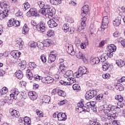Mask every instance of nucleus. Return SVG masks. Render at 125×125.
<instances>
[{
  "instance_id": "f257e3e1",
  "label": "nucleus",
  "mask_w": 125,
  "mask_h": 125,
  "mask_svg": "<svg viewBox=\"0 0 125 125\" xmlns=\"http://www.w3.org/2000/svg\"><path fill=\"white\" fill-rule=\"evenodd\" d=\"M39 12L41 14H42V15H44V16H46L47 14L48 16L52 17V16L55 15L56 10H55V8L50 7V6L47 5L43 8L40 9L39 10Z\"/></svg>"
},
{
  "instance_id": "f03ea898",
  "label": "nucleus",
  "mask_w": 125,
  "mask_h": 125,
  "mask_svg": "<svg viewBox=\"0 0 125 125\" xmlns=\"http://www.w3.org/2000/svg\"><path fill=\"white\" fill-rule=\"evenodd\" d=\"M88 10H89V7L87 5H84L81 9V15L83 17L81 19V28L82 30H83L86 26V23H85L86 17L85 16L87 15Z\"/></svg>"
},
{
  "instance_id": "7ed1b4c3",
  "label": "nucleus",
  "mask_w": 125,
  "mask_h": 125,
  "mask_svg": "<svg viewBox=\"0 0 125 125\" xmlns=\"http://www.w3.org/2000/svg\"><path fill=\"white\" fill-rule=\"evenodd\" d=\"M87 73H88V71L85 66H80L78 72L73 74V77L74 78H81L83 75H85V74H87Z\"/></svg>"
},
{
  "instance_id": "20e7f679",
  "label": "nucleus",
  "mask_w": 125,
  "mask_h": 125,
  "mask_svg": "<svg viewBox=\"0 0 125 125\" xmlns=\"http://www.w3.org/2000/svg\"><path fill=\"white\" fill-rule=\"evenodd\" d=\"M26 76L28 79V80H35V81H37V82H39V81L41 80V77L39 75L36 74L34 76L33 75V73H32V72H31V70L30 69H27L26 71Z\"/></svg>"
},
{
  "instance_id": "39448f33",
  "label": "nucleus",
  "mask_w": 125,
  "mask_h": 125,
  "mask_svg": "<svg viewBox=\"0 0 125 125\" xmlns=\"http://www.w3.org/2000/svg\"><path fill=\"white\" fill-rule=\"evenodd\" d=\"M96 102H90L86 103L87 106V112H89L90 111V109L94 112V113H96L97 112V109H96Z\"/></svg>"
},
{
  "instance_id": "423d86ee",
  "label": "nucleus",
  "mask_w": 125,
  "mask_h": 125,
  "mask_svg": "<svg viewBox=\"0 0 125 125\" xmlns=\"http://www.w3.org/2000/svg\"><path fill=\"white\" fill-rule=\"evenodd\" d=\"M97 94V91L95 90H89L87 91L85 95V99L90 100L92 99Z\"/></svg>"
},
{
  "instance_id": "0eeeda50",
  "label": "nucleus",
  "mask_w": 125,
  "mask_h": 125,
  "mask_svg": "<svg viewBox=\"0 0 125 125\" xmlns=\"http://www.w3.org/2000/svg\"><path fill=\"white\" fill-rule=\"evenodd\" d=\"M36 28L38 31H41L42 32H45V31H46V29H47V27H46V24H45V23L43 22H41L37 24Z\"/></svg>"
},
{
  "instance_id": "6e6552de",
  "label": "nucleus",
  "mask_w": 125,
  "mask_h": 125,
  "mask_svg": "<svg viewBox=\"0 0 125 125\" xmlns=\"http://www.w3.org/2000/svg\"><path fill=\"white\" fill-rule=\"evenodd\" d=\"M109 17L104 16L103 18L102 25L101 26L102 29H107L108 28V24H109Z\"/></svg>"
},
{
  "instance_id": "1a4fd4ad",
  "label": "nucleus",
  "mask_w": 125,
  "mask_h": 125,
  "mask_svg": "<svg viewBox=\"0 0 125 125\" xmlns=\"http://www.w3.org/2000/svg\"><path fill=\"white\" fill-rule=\"evenodd\" d=\"M66 50L67 53L68 54H70V55L74 56L75 54H76V51L74 50V47H73V45L72 44H68L66 46Z\"/></svg>"
},
{
  "instance_id": "9d476101",
  "label": "nucleus",
  "mask_w": 125,
  "mask_h": 125,
  "mask_svg": "<svg viewBox=\"0 0 125 125\" xmlns=\"http://www.w3.org/2000/svg\"><path fill=\"white\" fill-rule=\"evenodd\" d=\"M58 70L60 75H63L64 76L67 71V67L64 63H62L60 64Z\"/></svg>"
},
{
  "instance_id": "9b49d317",
  "label": "nucleus",
  "mask_w": 125,
  "mask_h": 125,
  "mask_svg": "<svg viewBox=\"0 0 125 125\" xmlns=\"http://www.w3.org/2000/svg\"><path fill=\"white\" fill-rule=\"evenodd\" d=\"M41 81L42 83H52L54 81V79L50 76H47L45 78H42Z\"/></svg>"
},
{
  "instance_id": "f8f14e48",
  "label": "nucleus",
  "mask_w": 125,
  "mask_h": 125,
  "mask_svg": "<svg viewBox=\"0 0 125 125\" xmlns=\"http://www.w3.org/2000/svg\"><path fill=\"white\" fill-rule=\"evenodd\" d=\"M8 16V10L5 9L4 11H2L0 10V20H2V19H4L5 17H7Z\"/></svg>"
},
{
  "instance_id": "ddd939ff",
  "label": "nucleus",
  "mask_w": 125,
  "mask_h": 125,
  "mask_svg": "<svg viewBox=\"0 0 125 125\" xmlns=\"http://www.w3.org/2000/svg\"><path fill=\"white\" fill-rule=\"evenodd\" d=\"M58 121H66L67 120V115L66 114L62 112H59L57 114Z\"/></svg>"
},
{
  "instance_id": "4468645a",
  "label": "nucleus",
  "mask_w": 125,
  "mask_h": 125,
  "mask_svg": "<svg viewBox=\"0 0 125 125\" xmlns=\"http://www.w3.org/2000/svg\"><path fill=\"white\" fill-rule=\"evenodd\" d=\"M19 94V91L17 88H14L12 90V94L10 95L11 98L13 99H17V96Z\"/></svg>"
},
{
  "instance_id": "2eb2a0df",
  "label": "nucleus",
  "mask_w": 125,
  "mask_h": 125,
  "mask_svg": "<svg viewBox=\"0 0 125 125\" xmlns=\"http://www.w3.org/2000/svg\"><path fill=\"white\" fill-rule=\"evenodd\" d=\"M11 55L13 58H15V59L19 60L18 59L20 57V55H21V52H19L18 51H13L11 52Z\"/></svg>"
},
{
  "instance_id": "dca6fc26",
  "label": "nucleus",
  "mask_w": 125,
  "mask_h": 125,
  "mask_svg": "<svg viewBox=\"0 0 125 125\" xmlns=\"http://www.w3.org/2000/svg\"><path fill=\"white\" fill-rule=\"evenodd\" d=\"M28 96L31 100H36L38 98V95L35 92L30 91L28 93Z\"/></svg>"
},
{
  "instance_id": "f3484780",
  "label": "nucleus",
  "mask_w": 125,
  "mask_h": 125,
  "mask_svg": "<svg viewBox=\"0 0 125 125\" xmlns=\"http://www.w3.org/2000/svg\"><path fill=\"white\" fill-rule=\"evenodd\" d=\"M47 24L50 28H54V27H57L58 25L54 20L51 19L47 22Z\"/></svg>"
},
{
  "instance_id": "a211bd4d",
  "label": "nucleus",
  "mask_w": 125,
  "mask_h": 125,
  "mask_svg": "<svg viewBox=\"0 0 125 125\" xmlns=\"http://www.w3.org/2000/svg\"><path fill=\"white\" fill-rule=\"evenodd\" d=\"M76 110L79 113H82V112H87V106H86V104H85V106H83V107H76Z\"/></svg>"
},
{
  "instance_id": "6ab92c4d",
  "label": "nucleus",
  "mask_w": 125,
  "mask_h": 125,
  "mask_svg": "<svg viewBox=\"0 0 125 125\" xmlns=\"http://www.w3.org/2000/svg\"><path fill=\"white\" fill-rule=\"evenodd\" d=\"M121 21H122L121 17H117L113 21V24L115 27H119L121 25Z\"/></svg>"
},
{
  "instance_id": "aec40b11",
  "label": "nucleus",
  "mask_w": 125,
  "mask_h": 125,
  "mask_svg": "<svg viewBox=\"0 0 125 125\" xmlns=\"http://www.w3.org/2000/svg\"><path fill=\"white\" fill-rule=\"evenodd\" d=\"M27 14H30L31 16L37 17L38 13H37V9L35 8H31L29 11L27 12Z\"/></svg>"
},
{
  "instance_id": "412c9836",
  "label": "nucleus",
  "mask_w": 125,
  "mask_h": 125,
  "mask_svg": "<svg viewBox=\"0 0 125 125\" xmlns=\"http://www.w3.org/2000/svg\"><path fill=\"white\" fill-rule=\"evenodd\" d=\"M51 53H52V52H51ZM56 59V56H55V54H50L48 57V63H52V62L55 61Z\"/></svg>"
},
{
  "instance_id": "4be33fe9",
  "label": "nucleus",
  "mask_w": 125,
  "mask_h": 125,
  "mask_svg": "<svg viewBox=\"0 0 125 125\" xmlns=\"http://www.w3.org/2000/svg\"><path fill=\"white\" fill-rule=\"evenodd\" d=\"M117 113H113L112 114H110L108 115V117H106V119H107V120H109V121H114V120L117 119Z\"/></svg>"
},
{
  "instance_id": "5701e85b",
  "label": "nucleus",
  "mask_w": 125,
  "mask_h": 125,
  "mask_svg": "<svg viewBox=\"0 0 125 125\" xmlns=\"http://www.w3.org/2000/svg\"><path fill=\"white\" fill-rule=\"evenodd\" d=\"M75 55H76V57L79 59H83L84 58V56L82 52L79 50L75 51Z\"/></svg>"
},
{
  "instance_id": "b1692460",
  "label": "nucleus",
  "mask_w": 125,
  "mask_h": 125,
  "mask_svg": "<svg viewBox=\"0 0 125 125\" xmlns=\"http://www.w3.org/2000/svg\"><path fill=\"white\" fill-rule=\"evenodd\" d=\"M15 75L17 79H19V80H21V79L23 78V73L21 70H17L15 73Z\"/></svg>"
},
{
  "instance_id": "393cba45",
  "label": "nucleus",
  "mask_w": 125,
  "mask_h": 125,
  "mask_svg": "<svg viewBox=\"0 0 125 125\" xmlns=\"http://www.w3.org/2000/svg\"><path fill=\"white\" fill-rule=\"evenodd\" d=\"M124 104H125V103H123V102H119L117 103V106H116V108L119 111V113H122V109L124 107Z\"/></svg>"
},
{
  "instance_id": "a878e982",
  "label": "nucleus",
  "mask_w": 125,
  "mask_h": 125,
  "mask_svg": "<svg viewBox=\"0 0 125 125\" xmlns=\"http://www.w3.org/2000/svg\"><path fill=\"white\" fill-rule=\"evenodd\" d=\"M116 49H117V47H116L115 45L112 44H111V45H109L108 46L107 51H108V52H115Z\"/></svg>"
},
{
  "instance_id": "bb28decb",
  "label": "nucleus",
  "mask_w": 125,
  "mask_h": 125,
  "mask_svg": "<svg viewBox=\"0 0 125 125\" xmlns=\"http://www.w3.org/2000/svg\"><path fill=\"white\" fill-rule=\"evenodd\" d=\"M116 64L118 67L121 68V67H124V66H125V62L121 59L116 60Z\"/></svg>"
},
{
  "instance_id": "cd10ccee",
  "label": "nucleus",
  "mask_w": 125,
  "mask_h": 125,
  "mask_svg": "<svg viewBox=\"0 0 125 125\" xmlns=\"http://www.w3.org/2000/svg\"><path fill=\"white\" fill-rule=\"evenodd\" d=\"M100 62V59L99 58H95L90 60V63L92 65H95L98 64Z\"/></svg>"
},
{
  "instance_id": "c85d7f7f",
  "label": "nucleus",
  "mask_w": 125,
  "mask_h": 125,
  "mask_svg": "<svg viewBox=\"0 0 125 125\" xmlns=\"http://www.w3.org/2000/svg\"><path fill=\"white\" fill-rule=\"evenodd\" d=\"M96 100L98 102H101V101H103L104 103H106V101L103 100V94H100L98 96H97V97H96Z\"/></svg>"
},
{
  "instance_id": "c756f323",
  "label": "nucleus",
  "mask_w": 125,
  "mask_h": 125,
  "mask_svg": "<svg viewBox=\"0 0 125 125\" xmlns=\"http://www.w3.org/2000/svg\"><path fill=\"white\" fill-rule=\"evenodd\" d=\"M24 125H31V119L28 117H25L23 119Z\"/></svg>"
},
{
  "instance_id": "7c9ffc66",
  "label": "nucleus",
  "mask_w": 125,
  "mask_h": 125,
  "mask_svg": "<svg viewBox=\"0 0 125 125\" xmlns=\"http://www.w3.org/2000/svg\"><path fill=\"white\" fill-rule=\"evenodd\" d=\"M11 115L13 117H15L16 118H18L20 116L19 112L17 111L16 110H13L11 112Z\"/></svg>"
},
{
  "instance_id": "2f4dec72",
  "label": "nucleus",
  "mask_w": 125,
  "mask_h": 125,
  "mask_svg": "<svg viewBox=\"0 0 125 125\" xmlns=\"http://www.w3.org/2000/svg\"><path fill=\"white\" fill-rule=\"evenodd\" d=\"M8 98H5L4 99H2L0 100V106H4L5 104L8 103Z\"/></svg>"
},
{
  "instance_id": "473e14b6",
  "label": "nucleus",
  "mask_w": 125,
  "mask_h": 125,
  "mask_svg": "<svg viewBox=\"0 0 125 125\" xmlns=\"http://www.w3.org/2000/svg\"><path fill=\"white\" fill-rule=\"evenodd\" d=\"M110 67V64L107 62H105L103 63V71H107Z\"/></svg>"
},
{
  "instance_id": "72a5a7b5",
  "label": "nucleus",
  "mask_w": 125,
  "mask_h": 125,
  "mask_svg": "<svg viewBox=\"0 0 125 125\" xmlns=\"http://www.w3.org/2000/svg\"><path fill=\"white\" fill-rule=\"evenodd\" d=\"M72 75H73L74 74H73V71L72 70H67L63 74V77L64 78H68V77H71Z\"/></svg>"
},
{
  "instance_id": "f704fd0d",
  "label": "nucleus",
  "mask_w": 125,
  "mask_h": 125,
  "mask_svg": "<svg viewBox=\"0 0 125 125\" xmlns=\"http://www.w3.org/2000/svg\"><path fill=\"white\" fill-rule=\"evenodd\" d=\"M29 32V27L25 24L24 26L22 28V33L23 34V35H26V34H28V32Z\"/></svg>"
},
{
  "instance_id": "c9c22d12",
  "label": "nucleus",
  "mask_w": 125,
  "mask_h": 125,
  "mask_svg": "<svg viewBox=\"0 0 125 125\" xmlns=\"http://www.w3.org/2000/svg\"><path fill=\"white\" fill-rule=\"evenodd\" d=\"M115 88L119 91H123L124 90V85L121 83H118L116 85Z\"/></svg>"
},
{
  "instance_id": "e433bc0d",
  "label": "nucleus",
  "mask_w": 125,
  "mask_h": 125,
  "mask_svg": "<svg viewBox=\"0 0 125 125\" xmlns=\"http://www.w3.org/2000/svg\"><path fill=\"white\" fill-rule=\"evenodd\" d=\"M62 29L64 31V33H67L69 31V24L65 23L63 24Z\"/></svg>"
},
{
  "instance_id": "4c0bfd02",
  "label": "nucleus",
  "mask_w": 125,
  "mask_h": 125,
  "mask_svg": "<svg viewBox=\"0 0 125 125\" xmlns=\"http://www.w3.org/2000/svg\"><path fill=\"white\" fill-rule=\"evenodd\" d=\"M62 0H50V1L52 4H55L56 5L57 4H60Z\"/></svg>"
},
{
  "instance_id": "58836bf2",
  "label": "nucleus",
  "mask_w": 125,
  "mask_h": 125,
  "mask_svg": "<svg viewBox=\"0 0 125 125\" xmlns=\"http://www.w3.org/2000/svg\"><path fill=\"white\" fill-rule=\"evenodd\" d=\"M110 112H111V110H110V109L109 108V107L107 105L106 107V108H105V109H104V113L106 117H108V115L110 114Z\"/></svg>"
},
{
  "instance_id": "ea45409f",
  "label": "nucleus",
  "mask_w": 125,
  "mask_h": 125,
  "mask_svg": "<svg viewBox=\"0 0 125 125\" xmlns=\"http://www.w3.org/2000/svg\"><path fill=\"white\" fill-rule=\"evenodd\" d=\"M29 65L31 70H34V69H36V68H37V64H36V63L34 62H30Z\"/></svg>"
},
{
  "instance_id": "a19ab883",
  "label": "nucleus",
  "mask_w": 125,
  "mask_h": 125,
  "mask_svg": "<svg viewBox=\"0 0 125 125\" xmlns=\"http://www.w3.org/2000/svg\"><path fill=\"white\" fill-rule=\"evenodd\" d=\"M43 101L45 103H49L50 102V97L49 96H44L43 98Z\"/></svg>"
},
{
  "instance_id": "79ce46f5",
  "label": "nucleus",
  "mask_w": 125,
  "mask_h": 125,
  "mask_svg": "<svg viewBox=\"0 0 125 125\" xmlns=\"http://www.w3.org/2000/svg\"><path fill=\"white\" fill-rule=\"evenodd\" d=\"M65 21L68 23H74V19L71 17L66 16L65 17Z\"/></svg>"
},
{
  "instance_id": "37998d69",
  "label": "nucleus",
  "mask_w": 125,
  "mask_h": 125,
  "mask_svg": "<svg viewBox=\"0 0 125 125\" xmlns=\"http://www.w3.org/2000/svg\"><path fill=\"white\" fill-rule=\"evenodd\" d=\"M36 115H37V116H38V117H39L40 118L43 117V114L42 113V111L39 109H37L36 110Z\"/></svg>"
},
{
  "instance_id": "c03bdc74",
  "label": "nucleus",
  "mask_w": 125,
  "mask_h": 125,
  "mask_svg": "<svg viewBox=\"0 0 125 125\" xmlns=\"http://www.w3.org/2000/svg\"><path fill=\"white\" fill-rule=\"evenodd\" d=\"M86 45H88V41H86L85 42L81 43L80 46L82 49L86 48Z\"/></svg>"
},
{
  "instance_id": "a18cd8bd",
  "label": "nucleus",
  "mask_w": 125,
  "mask_h": 125,
  "mask_svg": "<svg viewBox=\"0 0 125 125\" xmlns=\"http://www.w3.org/2000/svg\"><path fill=\"white\" fill-rule=\"evenodd\" d=\"M113 52H109L108 51H107V53H104V56H105V57H107V59H108V57L112 58V57H113Z\"/></svg>"
},
{
  "instance_id": "49530a36",
  "label": "nucleus",
  "mask_w": 125,
  "mask_h": 125,
  "mask_svg": "<svg viewBox=\"0 0 125 125\" xmlns=\"http://www.w3.org/2000/svg\"><path fill=\"white\" fill-rule=\"evenodd\" d=\"M57 93L58 95L62 97H65V96H66V93L62 90H59Z\"/></svg>"
},
{
  "instance_id": "de8ad7c7",
  "label": "nucleus",
  "mask_w": 125,
  "mask_h": 125,
  "mask_svg": "<svg viewBox=\"0 0 125 125\" xmlns=\"http://www.w3.org/2000/svg\"><path fill=\"white\" fill-rule=\"evenodd\" d=\"M38 5H39V7H40L41 9L42 8H43L44 7H45L47 5H45L44 2L42 1H39L38 3Z\"/></svg>"
},
{
  "instance_id": "09e8293b",
  "label": "nucleus",
  "mask_w": 125,
  "mask_h": 125,
  "mask_svg": "<svg viewBox=\"0 0 125 125\" xmlns=\"http://www.w3.org/2000/svg\"><path fill=\"white\" fill-rule=\"evenodd\" d=\"M43 44L44 46L45 47H48L49 45H50V42H49V40H46L43 42Z\"/></svg>"
},
{
  "instance_id": "8fccbe9b",
  "label": "nucleus",
  "mask_w": 125,
  "mask_h": 125,
  "mask_svg": "<svg viewBox=\"0 0 125 125\" xmlns=\"http://www.w3.org/2000/svg\"><path fill=\"white\" fill-rule=\"evenodd\" d=\"M104 54H103V55H102V56L100 57V61H101V62H103V63H105V61H106V60H107V57H106V56H104Z\"/></svg>"
},
{
  "instance_id": "3c124183",
  "label": "nucleus",
  "mask_w": 125,
  "mask_h": 125,
  "mask_svg": "<svg viewBox=\"0 0 125 125\" xmlns=\"http://www.w3.org/2000/svg\"><path fill=\"white\" fill-rule=\"evenodd\" d=\"M13 26L14 27H18L20 26V22L19 21L16 20V21H13Z\"/></svg>"
},
{
  "instance_id": "603ef678",
  "label": "nucleus",
  "mask_w": 125,
  "mask_h": 125,
  "mask_svg": "<svg viewBox=\"0 0 125 125\" xmlns=\"http://www.w3.org/2000/svg\"><path fill=\"white\" fill-rule=\"evenodd\" d=\"M102 77L105 80H109L111 78V75L109 73L104 74L102 75Z\"/></svg>"
},
{
  "instance_id": "864d4df0",
  "label": "nucleus",
  "mask_w": 125,
  "mask_h": 125,
  "mask_svg": "<svg viewBox=\"0 0 125 125\" xmlns=\"http://www.w3.org/2000/svg\"><path fill=\"white\" fill-rule=\"evenodd\" d=\"M16 43L19 44V45H23L24 44V42L21 39H17L16 40Z\"/></svg>"
},
{
  "instance_id": "5fc2aeb1",
  "label": "nucleus",
  "mask_w": 125,
  "mask_h": 125,
  "mask_svg": "<svg viewBox=\"0 0 125 125\" xmlns=\"http://www.w3.org/2000/svg\"><path fill=\"white\" fill-rule=\"evenodd\" d=\"M36 45H37V46L39 48H40L41 49H42V48H43V47H44L43 42H38L37 43Z\"/></svg>"
},
{
  "instance_id": "6e6d98bb",
  "label": "nucleus",
  "mask_w": 125,
  "mask_h": 125,
  "mask_svg": "<svg viewBox=\"0 0 125 125\" xmlns=\"http://www.w3.org/2000/svg\"><path fill=\"white\" fill-rule=\"evenodd\" d=\"M72 87L74 90H80L81 89V87L80 86V85L78 84H73Z\"/></svg>"
},
{
  "instance_id": "4d7b16f0",
  "label": "nucleus",
  "mask_w": 125,
  "mask_h": 125,
  "mask_svg": "<svg viewBox=\"0 0 125 125\" xmlns=\"http://www.w3.org/2000/svg\"><path fill=\"white\" fill-rule=\"evenodd\" d=\"M30 7L31 6L30 5V4L27 2L22 4V7H24V9L25 10L28 9V8H30Z\"/></svg>"
},
{
  "instance_id": "13d9d810",
  "label": "nucleus",
  "mask_w": 125,
  "mask_h": 125,
  "mask_svg": "<svg viewBox=\"0 0 125 125\" xmlns=\"http://www.w3.org/2000/svg\"><path fill=\"white\" fill-rule=\"evenodd\" d=\"M107 106L108 107V108H109V110L110 111H115V109L116 110H118V109L117 108V106H116L109 104V105H107Z\"/></svg>"
},
{
  "instance_id": "bf43d9fd",
  "label": "nucleus",
  "mask_w": 125,
  "mask_h": 125,
  "mask_svg": "<svg viewBox=\"0 0 125 125\" xmlns=\"http://www.w3.org/2000/svg\"><path fill=\"white\" fill-rule=\"evenodd\" d=\"M29 46H30V47L35 48V47H36V46H37V43H36V42H34L31 41L29 42Z\"/></svg>"
},
{
  "instance_id": "052dcab7",
  "label": "nucleus",
  "mask_w": 125,
  "mask_h": 125,
  "mask_svg": "<svg viewBox=\"0 0 125 125\" xmlns=\"http://www.w3.org/2000/svg\"><path fill=\"white\" fill-rule=\"evenodd\" d=\"M40 58L42 62H43V63H45V62H46V61H47L46 57L44 55H41Z\"/></svg>"
},
{
  "instance_id": "680f3d73",
  "label": "nucleus",
  "mask_w": 125,
  "mask_h": 125,
  "mask_svg": "<svg viewBox=\"0 0 125 125\" xmlns=\"http://www.w3.org/2000/svg\"><path fill=\"white\" fill-rule=\"evenodd\" d=\"M16 16H17L18 18L21 19V18H23V13L22 12L17 13L16 14Z\"/></svg>"
},
{
  "instance_id": "e2e57ef3",
  "label": "nucleus",
  "mask_w": 125,
  "mask_h": 125,
  "mask_svg": "<svg viewBox=\"0 0 125 125\" xmlns=\"http://www.w3.org/2000/svg\"><path fill=\"white\" fill-rule=\"evenodd\" d=\"M13 20L11 19L9 20V21L7 22V26L9 27H12L13 26Z\"/></svg>"
},
{
  "instance_id": "0e129e2a",
  "label": "nucleus",
  "mask_w": 125,
  "mask_h": 125,
  "mask_svg": "<svg viewBox=\"0 0 125 125\" xmlns=\"http://www.w3.org/2000/svg\"><path fill=\"white\" fill-rule=\"evenodd\" d=\"M20 94L21 96V98H24V99H26V98L27 97V93H26L25 91L21 92Z\"/></svg>"
},
{
  "instance_id": "69168bd1",
  "label": "nucleus",
  "mask_w": 125,
  "mask_h": 125,
  "mask_svg": "<svg viewBox=\"0 0 125 125\" xmlns=\"http://www.w3.org/2000/svg\"><path fill=\"white\" fill-rule=\"evenodd\" d=\"M106 40H103L99 43L100 47H102V46H104L105 45V43L106 42Z\"/></svg>"
},
{
  "instance_id": "338daca9",
  "label": "nucleus",
  "mask_w": 125,
  "mask_h": 125,
  "mask_svg": "<svg viewBox=\"0 0 125 125\" xmlns=\"http://www.w3.org/2000/svg\"><path fill=\"white\" fill-rule=\"evenodd\" d=\"M67 102V100H64L60 101L59 103H58V104L60 106H62V105H64V104H66Z\"/></svg>"
},
{
  "instance_id": "774afa93",
  "label": "nucleus",
  "mask_w": 125,
  "mask_h": 125,
  "mask_svg": "<svg viewBox=\"0 0 125 125\" xmlns=\"http://www.w3.org/2000/svg\"><path fill=\"white\" fill-rule=\"evenodd\" d=\"M120 35H121V33H120L119 31H116L113 33V36L115 37V38H119Z\"/></svg>"
}]
</instances>
